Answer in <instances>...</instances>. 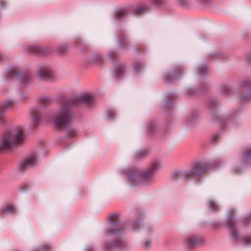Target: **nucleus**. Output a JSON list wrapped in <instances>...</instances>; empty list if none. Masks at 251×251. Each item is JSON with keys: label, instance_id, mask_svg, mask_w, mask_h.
I'll use <instances>...</instances> for the list:
<instances>
[{"label": "nucleus", "instance_id": "1", "mask_svg": "<svg viewBox=\"0 0 251 251\" xmlns=\"http://www.w3.org/2000/svg\"><path fill=\"white\" fill-rule=\"evenodd\" d=\"M25 139L23 130L21 127L11 131H7L0 141V151L8 150L15 145L22 144Z\"/></svg>", "mask_w": 251, "mask_h": 251}, {"label": "nucleus", "instance_id": "2", "mask_svg": "<svg viewBox=\"0 0 251 251\" xmlns=\"http://www.w3.org/2000/svg\"><path fill=\"white\" fill-rule=\"evenodd\" d=\"M95 97L90 93H85L75 96V98L64 100L62 102L64 109L67 108H79L81 105H88L92 103Z\"/></svg>", "mask_w": 251, "mask_h": 251}, {"label": "nucleus", "instance_id": "3", "mask_svg": "<svg viewBox=\"0 0 251 251\" xmlns=\"http://www.w3.org/2000/svg\"><path fill=\"white\" fill-rule=\"evenodd\" d=\"M73 119V117L69 111H63V113L55 117L52 121L56 128H61L70 125Z\"/></svg>", "mask_w": 251, "mask_h": 251}, {"label": "nucleus", "instance_id": "4", "mask_svg": "<svg viewBox=\"0 0 251 251\" xmlns=\"http://www.w3.org/2000/svg\"><path fill=\"white\" fill-rule=\"evenodd\" d=\"M108 219L112 223L110 224L109 228L107 230L108 235H117L123 229V226L119 223L118 215L114 214L109 216Z\"/></svg>", "mask_w": 251, "mask_h": 251}, {"label": "nucleus", "instance_id": "5", "mask_svg": "<svg viewBox=\"0 0 251 251\" xmlns=\"http://www.w3.org/2000/svg\"><path fill=\"white\" fill-rule=\"evenodd\" d=\"M207 168L206 164H196L191 171L182 174L181 177L183 179L187 180L195 176H199L201 173L205 171Z\"/></svg>", "mask_w": 251, "mask_h": 251}, {"label": "nucleus", "instance_id": "6", "mask_svg": "<svg viewBox=\"0 0 251 251\" xmlns=\"http://www.w3.org/2000/svg\"><path fill=\"white\" fill-rule=\"evenodd\" d=\"M7 74L10 78L15 76L21 83H25L28 79V77L26 74L19 73L15 69H9L7 72Z\"/></svg>", "mask_w": 251, "mask_h": 251}, {"label": "nucleus", "instance_id": "7", "mask_svg": "<svg viewBox=\"0 0 251 251\" xmlns=\"http://www.w3.org/2000/svg\"><path fill=\"white\" fill-rule=\"evenodd\" d=\"M37 163V159L35 155H32L21 162V165L24 168H28L35 166Z\"/></svg>", "mask_w": 251, "mask_h": 251}, {"label": "nucleus", "instance_id": "8", "mask_svg": "<svg viewBox=\"0 0 251 251\" xmlns=\"http://www.w3.org/2000/svg\"><path fill=\"white\" fill-rule=\"evenodd\" d=\"M50 71L47 66L39 67L36 72V75L41 78H46L50 76Z\"/></svg>", "mask_w": 251, "mask_h": 251}, {"label": "nucleus", "instance_id": "9", "mask_svg": "<svg viewBox=\"0 0 251 251\" xmlns=\"http://www.w3.org/2000/svg\"><path fill=\"white\" fill-rule=\"evenodd\" d=\"M160 167V164L158 161H154L151 163L149 170L144 174L145 177H148L152 173L156 171Z\"/></svg>", "mask_w": 251, "mask_h": 251}, {"label": "nucleus", "instance_id": "10", "mask_svg": "<svg viewBox=\"0 0 251 251\" xmlns=\"http://www.w3.org/2000/svg\"><path fill=\"white\" fill-rule=\"evenodd\" d=\"M40 114L38 111H33L31 116V119L32 123L36 126L40 119Z\"/></svg>", "mask_w": 251, "mask_h": 251}, {"label": "nucleus", "instance_id": "11", "mask_svg": "<svg viewBox=\"0 0 251 251\" xmlns=\"http://www.w3.org/2000/svg\"><path fill=\"white\" fill-rule=\"evenodd\" d=\"M15 210V207L11 204H7L3 206L1 209V211L3 213L9 214L14 212Z\"/></svg>", "mask_w": 251, "mask_h": 251}, {"label": "nucleus", "instance_id": "12", "mask_svg": "<svg viewBox=\"0 0 251 251\" xmlns=\"http://www.w3.org/2000/svg\"><path fill=\"white\" fill-rule=\"evenodd\" d=\"M51 100V98L49 96H43L41 97L39 99L40 103L43 104L44 106H46L48 103Z\"/></svg>", "mask_w": 251, "mask_h": 251}, {"label": "nucleus", "instance_id": "13", "mask_svg": "<svg viewBox=\"0 0 251 251\" xmlns=\"http://www.w3.org/2000/svg\"><path fill=\"white\" fill-rule=\"evenodd\" d=\"M124 71V68L123 65H118L115 71V75L117 77H120L122 75Z\"/></svg>", "mask_w": 251, "mask_h": 251}, {"label": "nucleus", "instance_id": "14", "mask_svg": "<svg viewBox=\"0 0 251 251\" xmlns=\"http://www.w3.org/2000/svg\"><path fill=\"white\" fill-rule=\"evenodd\" d=\"M148 8L147 6H139L135 8L134 12L137 14H143L145 11Z\"/></svg>", "mask_w": 251, "mask_h": 251}, {"label": "nucleus", "instance_id": "15", "mask_svg": "<svg viewBox=\"0 0 251 251\" xmlns=\"http://www.w3.org/2000/svg\"><path fill=\"white\" fill-rule=\"evenodd\" d=\"M116 15L117 18L121 19L124 18L126 15V11L124 9H121L116 12Z\"/></svg>", "mask_w": 251, "mask_h": 251}, {"label": "nucleus", "instance_id": "16", "mask_svg": "<svg viewBox=\"0 0 251 251\" xmlns=\"http://www.w3.org/2000/svg\"><path fill=\"white\" fill-rule=\"evenodd\" d=\"M198 243V240L194 238L190 237L188 238L187 240L186 243L188 245L194 246Z\"/></svg>", "mask_w": 251, "mask_h": 251}, {"label": "nucleus", "instance_id": "17", "mask_svg": "<svg viewBox=\"0 0 251 251\" xmlns=\"http://www.w3.org/2000/svg\"><path fill=\"white\" fill-rule=\"evenodd\" d=\"M28 50L35 53H39L40 51V49L35 46H31L28 47Z\"/></svg>", "mask_w": 251, "mask_h": 251}, {"label": "nucleus", "instance_id": "18", "mask_svg": "<svg viewBox=\"0 0 251 251\" xmlns=\"http://www.w3.org/2000/svg\"><path fill=\"white\" fill-rule=\"evenodd\" d=\"M199 70L200 75H202L207 72V68L205 65H202L200 67Z\"/></svg>", "mask_w": 251, "mask_h": 251}, {"label": "nucleus", "instance_id": "19", "mask_svg": "<svg viewBox=\"0 0 251 251\" xmlns=\"http://www.w3.org/2000/svg\"><path fill=\"white\" fill-rule=\"evenodd\" d=\"M5 119L4 111H0V123L4 121Z\"/></svg>", "mask_w": 251, "mask_h": 251}, {"label": "nucleus", "instance_id": "20", "mask_svg": "<svg viewBox=\"0 0 251 251\" xmlns=\"http://www.w3.org/2000/svg\"><path fill=\"white\" fill-rule=\"evenodd\" d=\"M243 242L247 244H251V237H245Z\"/></svg>", "mask_w": 251, "mask_h": 251}, {"label": "nucleus", "instance_id": "21", "mask_svg": "<svg viewBox=\"0 0 251 251\" xmlns=\"http://www.w3.org/2000/svg\"><path fill=\"white\" fill-rule=\"evenodd\" d=\"M51 247L49 245H45L43 248H40V251H48L50 250Z\"/></svg>", "mask_w": 251, "mask_h": 251}, {"label": "nucleus", "instance_id": "22", "mask_svg": "<svg viewBox=\"0 0 251 251\" xmlns=\"http://www.w3.org/2000/svg\"><path fill=\"white\" fill-rule=\"evenodd\" d=\"M142 68V65L140 63H137L134 67V70L136 71H138Z\"/></svg>", "mask_w": 251, "mask_h": 251}, {"label": "nucleus", "instance_id": "23", "mask_svg": "<svg viewBox=\"0 0 251 251\" xmlns=\"http://www.w3.org/2000/svg\"><path fill=\"white\" fill-rule=\"evenodd\" d=\"M120 245H121V243L119 242H112L110 245V247H117V246H119Z\"/></svg>", "mask_w": 251, "mask_h": 251}, {"label": "nucleus", "instance_id": "24", "mask_svg": "<svg viewBox=\"0 0 251 251\" xmlns=\"http://www.w3.org/2000/svg\"><path fill=\"white\" fill-rule=\"evenodd\" d=\"M12 104V102L10 101H7L3 103L4 107V108H8L9 107V105Z\"/></svg>", "mask_w": 251, "mask_h": 251}, {"label": "nucleus", "instance_id": "25", "mask_svg": "<svg viewBox=\"0 0 251 251\" xmlns=\"http://www.w3.org/2000/svg\"><path fill=\"white\" fill-rule=\"evenodd\" d=\"M151 245V242L150 241H148L147 242H145V243L144 244V247L145 248H148Z\"/></svg>", "mask_w": 251, "mask_h": 251}, {"label": "nucleus", "instance_id": "26", "mask_svg": "<svg viewBox=\"0 0 251 251\" xmlns=\"http://www.w3.org/2000/svg\"><path fill=\"white\" fill-rule=\"evenodd\" d=\"M152 1L156 5H159L161 0H152Z\"/></svg>", "mask_w": 251, "mask_h": 251}, {"label": "nucleus", "instance_id": "27", "mask_svg": "<svg viewBox=\"0 0 251 251\" xmlns=\"http://www.w3.org/2000/svg\"><path fill=\"white\" fill-rule=\"evenodd\" d=\"M217 103V101L215 100H212L210 101V105H215Z\"/></svg>", "mask_w": 251, "mask_h": 251}, {"label": "nucleus", "instance_id": "28", "mask_svg": "<svg viewBox=\"0 0 251 251\" xmlns=\"http://www.w3.org/2000/svg\"><path fill=\"white\" fill-rule=\"evenodd\" d=\"M251 151H249V152L247 153V154L245 155V157L246 158L251 157Z\"/></svg>", "mask_w": 251, "mask_h": 251}, {"label": "nucleus", "instance_id": "29", "mask_svg": "<svg viewBox=\"0 0 251 251\" xmlns=\"http://www.w3.org/2000/svg\"><path fill=\"white\" fill-rule=\"evenodd\" d=\"M199 0L202 2H206L207 1H209V0Z\"/></svg>", "mask_w": 251, "mask_h": 251}, {"label": "nucleus", "instance_id": "30", "mask_svg": "<svg viewBox=\"0 0 251 251\" xmlns=\"http://www.w3.org/2000/svg\"><path fill=\"white\" fill-rule=\"evenodd\" d=\"M137 224H137V223L136 222H134V223L133 224V226H134L135 225H137Z\"/></svg>", "mask_w": 251, "mask_h": 251}, {"label": "nucleus", "instance_id": "31", "mask_svg": "<svg viewBox=\"0 0 251 251\" xmlns=\"http://www.w3.org/2000/svg\"><path fill=\"white\" fill-rule=\"evenodd\" d=\"M73 132H74V134H71V136H74V135H75V131H73Z\"/></svg>", "mask_w": 251, "mask_h": 251}, {"label": "nucleus", "instance_id": "32", "mask_svg": "<svg viewBox=\"0 0 251 251\" xmlns=\"http://www.w3.org/2000/svg\"><path fill=\"white\" fill-rule=\"evenodd\" d=\"M211 205H214L215 204V203H214V202H211Z\"/></svg>", "mask_w": 251, "mask_h": 251}]
</instances>
